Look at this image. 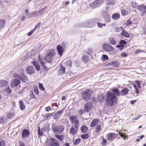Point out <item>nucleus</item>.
Returning <instances> with one entry per match:
<instances>
[{
  "mask_svg": "<svg viewBox=\"0 0 146 146\" xmlns=\"http://www.w3.org/2000/svg\"><path fill=\"white\" fill-rule=\"evenodd\" d=\"M108 92L107 93L106 97V100L107 106L109 107H112L114 104L117 101V98L115 95L117 96L120 95H124L127 94L128 92Z\"/></svg>",
  "mask_w": 146,
  "mask_h": 146,
  "instance_id": "obj_1",
  "label": "nucleus"
},
{
  "mask_svg": "<svg viewBox=\"0 0 146 146\" xmlns=\"http://www.w3.org/2000/svg\"><path fill=\"white\" fill-rule=\"evenodd\" d=\"M98 18H96L89 20L85 23L84 26L86 27H94L97 23L100 21Z\"/></svg>",
  "mask_w": 146,
  "mask_h": 146,
  "instance_id": "obj_2",
  "label": "nucleus"
},
{
  "mask_svg": "<svg viewBox=\"0 0 146 146\" xmlns=\"http://www.w3.org/2000/svg\"><path fill=\"white\" fill-rule=\"evenodd\" d=\"M64 130V127L62 125H53L52 126V130L54 133L56 134L61 133Z\"/></svg>",
  "mask_w": 146,
  "mask_h": 146,
  "instance_id": "obj_3",
  "label": "nucleus"
},
{
  "mask_svg": "<svg viewBox=\"0 0 146 146\" xmlns=\"http://www.w3.org/2000/svg\"><path fill=\"white\" fill-rule=\"evenodd\" d=\"M55 55L54 51L52 50L47 53L45 57V61L48 63L51 62L53 59V56Z\"/></svg>",
  "mask_w": 146,
  "mask_h": 146,
  "instance_id": "obj_4",
  "label": "nucleus"
},
{
  "mask_svg": "<svg viewBox=\"0 0 146 146\" xmlns=\"http://www.w3.org/2000/svg\"><path fill=\"white\" fill-rule=\"evenodd\" d=\"M65 43H62L61 45L59 44L56 46V49L58 54L60 56L62 55L64 50L65 47Z\"/></svg>",
  "mask_w": 146,
  "mask_h": 146,
  "instance_id": "obj_5",
  "label": "nucleus"
},
{
  "mask_svg": "<svg viewBox=\"0 0 146 146\" xmlns=\"http://www.w3.org/2000/svg\"><path fill=\"white\" fill-rule=\"evenodd\" d=\"M137 9L141 12V16L143 17L146 13V6L144 5H139L137 7Z\"/></svg>",
  "mask_w": 146,
  "mask_h": 146,
  "instance_id": "obj_6",
  "label": "nucleus"
},
{
  "mask_svg": "<svg viewBox=\"0 0 146 146\" xmlns=\"http://www.w3.org/2000/svg\"><path fill=\"white\" fill-rule=\"evenodd\" d=\"M83 99L86 101H88L91 98V94L88 92H82L81 94Z\"/></svg>",
  "mask_w": 146,
  "mask_h": 146,
  "instance_id": "obj_7",
  "label": "nucleus"
},
{
  "mask_svg": "<svg viewBox=\"0 0 146 146\" xmlns=\"http://www.w3.org/2000/svg\"><path fill=\"white\" fill-rule=\"evenodd\" d=\"M103 2V0H96L91 4L90 7L92 8H95L101 5Z\"/></svg>",
  "mask_w": 146,
  "mask_h": 146,
  "instance_id": "obj_8",
  "label": "nucleus"
},
{
  "mask_svg": "<svg viewBox=\"0 0 146 146\" xmlns=\"http://www.w3.org/2000/svg\"><path fill=\"white\" fill-rule=\"evenodd\" d=\"M102 48L106 52L111 51L113 50V47L110 44H104L102 46Z\"/></svg>",
  "mask_w": 146,
  "mask_h": 146,
  "instance_id": "obj_9",
  "label": "nucleus"
},
{
  "mask_svg": "<svg viewBox=\"0 0 146 146\" xmlns=\"http://www.w3.org/2000/svg\"><path fill=\"white\" fill-rule=\"evenodd\" d=\"M69 120L71 121L72 124H74V125L78 126L77 124L79 122L76 116L74 115L70 116Z\"/></svg>",
  "mask_w": 146,
  "mask_h": 146,
  "instance_id": "obj_10",
  "label": "nucleus"
},
{
  "mask_svg": "<svg viewBox=\"0 0 146 146\" xmlns=\"http://www.w3.org/2000/svg\"><path fill=\"white\" fill-rule=\"evenodd\" d=\"M92 108V104L90 102H88L85 105L84 111L86 112H89L91 110Z\"/></svg>",
  "mask_w": 146,
  "mask_h": 146,
  "instance_id": "obj_11",
  "label": "nucleus"
},
{
  "mask_svg": "<svg viewBox=\"0 0 146 146\" xmlns=\"http://www.w3.org/2000/svg\"><path fill=\"white\" fill-rule=\"evenodd\" d=\"M78 127V126L74 125L72 126L70 129V134L73 135H75L76 133Z\"/></svg>",
  "mask_w": 146,
  "mask_h": 146,
  "instance_id": "obj_12",
  "label": "nucleus"
},
{
  "mask_svg": "<svg viewBox=\"0 0 146 146\" xmlns=\"http://www.w3.org/2000/svg\"><path fill=\"white\" fill-rule=\"evenodd\" d=\"M59 142L55 138H52L50 140V146H59Z\"/></svg>",
  "mask_w": 146,
  "mask_h": 146,
  "instance_id": "obj_13",
  "label": "nucleus"
},
{
  "mask_svg": "<svg viewBox=\"0 0 146 146\" xmlns=\"http://www.w3.org/2000/svg\"><path fill=\"white\" fill-rule=\"evenodd\" d=\"M26 71L27 74L31 75L34 73L35 69L32 66H29L26 68Z\"/></svg>",
  "mask_w": 146,
  "mask_h": 146,
  "instance_id": "obj_14",
  "label": "nucleus"
},
{
  "mask_svg": "<svg viewBox=\"0 0 146 146\" xmlns=\"http://www.w3.org/2000/svg\"><path fill=\"white\" fill-rule=\"evenodd\" d=\"M40 15L38 11H35L32 13H28V16L27 17V18H31L36 17Z\"/></svg>",
  "mask_w": 146,
  "mask_h": 146,
  "instance_id": "obj_15",
  "label": "nucleus"
},
{
  "mask_svg": "<svg viewBox=\"0 0 146 146\" xmlns=\"http://www.w3.org/2000/svg\"><path fill=\"white\" fill-rule=\"evenodd\" d=\"M38 59L40 62L42 66H43L44 69L46 70L47 69V67L45 66L44 58L41 57L39 55L38 56Z\"/></svg>",
  "mask_w": 146,
  "mask_h": 146,
  "instance_id": "obj_16",
  "label": "nucleus"
},
{
  "mask_svg": "<svg viewBox=\"0 0 146 146\" xmlns=\"http://www.w3.org/2000/svg\"><path fill=\"white\" fill-rule=\"evenodd\" d=\"M20 83L19 80L17 79H14L11 82V87L14 88L17 86Z\"/></svg>",
  "mask_w": 146,
  "mask_h": 146,
  "instance_id": "obj_17",
  "label": "nucleus"
},
{
  "mask_svg": "<svg viewBox=\"0 0 146 146\" xmlns=\"http://www.w3.org/2000/svg\"><path fill=\"white\" fill-rule=\"evenodd\" d=\"M117 135L113 133H110L107 135L108 140L109 141L112 140L115 138Z\"/></svg>",
  "mask_w": 146,
  "mask_h": 146,
  "instance_id": "obj_18",
  "label": "nucleus"
},
{
  "mask_svg": "<svg viewBox=\"0 0 146 146\" xmlns=\"http://www.w3.org/2000/svg\"><path fill=\"white\" fill-rule=\"evenodd\" d=\"M119 64L120 63L118 62L115 61L108 63L107 65L108 66H111L113 67H117L119 66Z\"/></svg>",
  "mask_w": 146,
  "mask_h": 146,
  "instance_id": "obj_19",
  "label": "nucleus"
},
{
  "mask_svg": "<svg viewBox=\"0 0 146 146\" xmlns=\"http://www.w3.org/2000/svg\"><path fill=\"white\" fill-rule=\"evenodd\" d=\"M106 96L103 94H100L98 97V100L100 103H102L106 100Z\"/></svg>",
  "mask_w": 146,
  "mask_h": 146,
  "instance_id": "obj_20",
  "label": "nucleus"
},
{
  "mask_svg": "<svg viewBox=\"0 0 146 146\" xmlns=\"http://www.w3.org/2000/svg\"><path fill=\"white\" fill-rule=\"evenodd\" d=\"M29 134L30 132L28 130L25 129L22 133V136L23 138H27L28 137Z\"/></svg>",
  "mask_w": 146,
  "mask_h": 146,
  "instance_id": "obj_21",
  "label": "nucleus"
},
{
  "mask_svg": "<svg viewBox=\"0 0 146 146\" xmlns=\"http://www.w3.org/2000/svg\"><path fill=\"white\" fill-rule=\"evenodd\" d=\"M62 113V111L61 110H60L55 113L53 115L54 119H59Z\"/></svg>",
  "mask_w": 146,
  "mask_h": 146,
  "instance_id": "obj_22",
  "label": "nucleus"
},
{
  "mask_svg": "<svg viewBox=\"0 0 146 146\" xmlns=\"http://www.w3.org/2000/svg\"><path fill=\"white\" fill-rule=\"evenodd\" d=\"M32 63L37 70L39 71L40 70V66L36 61L33 60Z\"/></svg>",
  "mask_w": 146,
  "mask_h": 146,
  "instance_id": "obj_23",
  "label": "nucleus"
},
{
  "mask_svg": "<svg viewBox=\"0 0 146 146\" xmlns=\"http://www.w3.org/2000/svg\"><path fill=\"white\" fill-rule=\"evenodd\" d=\"M99 120L98 119H95L93 120L91 122L90 126L92 127H94L98 123Z\"/></svg>",
  "mask_w": 146,
  "mask_h": 146,
  "instance_id": "obj_24",
  "label": "nucleus"
},
{
  "mask_svg": "<svg viewBox=\"0 0 146 146\" xmlns=\"http://www.w3.org/2000/svg\"><path fill=\"white\" fill-rule=\"evenodd\" d=\"M8 82L6 80H0V87H3L7 85Z\"/></svg>",
  "mask_w": 146,
  "mask_h": 146,
  "instance_id": "obj_25",
  "label": "nucleus"
},
{
  "mask_svg": "<svg viewBox=\"0 0 146 146\" xmlns=\"http://www.w3.org/2000/svg\"><path fill=\"white\" fill-rule=\"evenodd\" d=\"M121 35L126 38H129L130 36V35L129 33L124 30H123L122 32Z\"/></svg>",
  "mask_w": 146,
  "mask_h": 146,
  "instance_id": "obj_26",
  "label": "nucleus"
},
{
  "mask_svg": "<svg viewBox=\"0 0 146 146\" xmlns=\"http://www.w3.org/2000/svg\"><path fill=\"white\" fill-rule=\"evenodd\" d=\"M109 43L112 45H115L116 44L115 40L113 37H111L109 39Z\"/></svg>",
  "mask_w": 146,
  "mask_h": 146,
  "instance_id": "obj_27",
  "label": "nucleus"
},
{
  "mask_svg": "<svg viewBox=\"0 0 146 146\" xmlns=\"http://www.w3.org/2000/svg\"><path fill=\"white\" fill-rule=\"evenodd\" d=\"M120 17V15L118 13H115L112 16V18L114 20H117Z\"/></svg>",
  "mask_w": 146,
  "mask_h": 146,
  "instance_id": "obj_28",
  "label": "nucleus"
},
{
  "mask_svg": "<svg viewBox=\"0 0 146 146\" xmlns=\"http://www.w3.org/2000/svg\"><path fill=\"white\" fill-rule=\"evenodd\" d=\"M55 137L60 141H62L64 138V135H59L57 134L55 135Z\"/></svg>",
  "mask_w": 146,
  "mask_h": 146,
  "instance_id": "obj_29",
  "label": "nucleus"
},
{
  "mask_svg": "<svg viewBox=\"0 0 146 146\" xmlns=\"http://www.w3.org/2000/svg\"><path fill=\"white\" fill-rule=\"evenodd\" d=\"M5 21L4 19L0 20V30L4 27L5 24Z\"/></svg>",
  "mask_w": 146,
  "mask_h": 146,
  "instance_id": "obj_30",
  "label": "nucleus"
},
{
  "mask_svg": "<svg viewBox=\"0 0 146 146\" xmlns=\"http://www.w3.org/2000/svg\"><path fill=\"white\" fill-rule=\"evenodd\" d=\"M65 68L62 65L60 69L58 70V73L60 74H62L65 73Z\"/></svg>",
  "mask_w": 146,
  "mask_h": 146,
  "instance_id": "obj_31",
  "label": "nucleus"
},
{
  "mask_svg": "<svg viewBox=\"0 0 146 146\" xmlns=\"http://www.w3.org/2000/svg\"><path fill=\"white\" fill-rule=\"evenodd\" d=\"M80 129L81 132L83 133H86L88 130L87 127L84 126L81 127Z\"/></svg>",
  "mask_w": 146,
  "mask_h": 146,
  "instance_id": "obj_32",
  "label": "nucleus"
},
{
  "mask_svg": "<svg viewBox=\"0 0 146 146\" xmlns=\"http://www.w3.org/2000/svg\"><path fill=\"white\" fill-rule=\"evenodd\" d=\"M14 76L15 78L18 79L19 80H23V78L18 74H15L14 75Z\"/></svg>",
  "mask_w": 146,
  "mask_h": 146,
  "instance_id": "obj_33",
  "label": "nucleus"
},
{
  "mask_svg": "<svg viewBox=\"0 0 146 146\" xmlns=\"http://www.w3.org/2000/svg\"><path fill=\"white\" fill-rule=\"evenodd\" d=\"M19 104H20V108L22 110L24 109L25 106L24 105L23 102L21 101H19Z\"/></svg>",
  "mask_w": 146,
  "mask_h": 146,
  "instance_id": "obj_34",
  "label": "nucleus"
},
{
  "mask_svg": "<svg viewBox=\"0 0 146 146\" xmlns=\"http://www.w3.org/2000/svg\"><path fill=\"white\" fill-rule=\"evenodd\" d=\"M106 4L107 5H113L115 2L112 0H106Z\"/></svg>",
  "mask_w": 146,
  "mask_h": 146,
  "instance_id": "obj_35",
  "label": "nucleus"
},
{
  "mask_svg": "<svg viewBox=\"0 0 146 146\" xmlns=\"http://www.w3.org/2000/svg\"><path fill=\"white\" fill-rule=\"evenodd\" d=\"M82 61L85 62H87L88 61V57L86 56H83L82 58Z\"/></svg>",
  "mask_w": 146,
  "mask_h": 146,
  "instance_id": "obj_36",
  "label": "nucleus"
},
{
  "mask_svg": "<svg viewBox=\"0 0 146 146\" xmlns=\"http://www.w3.org/2000/svg\"><path fill=\"white\" fill-rule=\"evenodd\" d=\"M101 130V127L99 125H98L96 126L95 128V131L96 133L99 132Z\"/></svg>",
  "mask_w": 146,
  "mask_h": 146,
  "instance_id": "obj_37",
  "label": "nucleus"
},
{
  "mask_svg": "<svg viewBox=\"0 0 146 146\" xmlns=\"http://www.w3.org/2000/svg\"><path fill=\"white\" fill-rule=\"evenodd\" d=\"M119 134L124 139H127V136H125V134L124 133H121L120 132H119Z\"/></svg>",
  "mask_w": 146,
  "mask_h": 146,
  "instance_id": "obj_38",
  "label": "nucleus"
},
{
  "mask_svg": "<svg viewBox=\"0 0 146 146\" xmlns=\"http://www.w3.org/2000/svg\"><path fill=\"white\" fill-rule=\"evenodd\" d=\"M105 20L106 22H108L110 21V17L108 15H106L105 17Z\"/></svg>",
  "mask_w": 146,
  "mask_h": 146,
  "instance_id": "obj_39",
  "label": "nucleus"
},
{
  "mask_svg": "<svg viewBox=\"0 0 146 146\" xmlns=\"http://www.w3.org/2000/svg\"><path fill=\"white\" fill-rule=\"evenodd\" d=\"M14 115L13 113H9L7 114V116L8 118H13L14 116Z\"/></svg>",
  "mask_w": 146,
  "mask_h": 146,
  "instance_id": "obj_40",
  "label": "nucleus"
},
{
  "mask_svg": "<svg viewBox=\"0 0 146 146\" xmlns=\"http://www.w3.org/2000/svg\"><path fill=\"white\" fill-rule=\"evenodd\" d=\"M46 11V7H44L40 11H38V12L40 15H41L44 13Z\"/></svg>",
  "mask_w": 146,
  "mask_h": 146,
  "instance_id": "obj_41",
  "label": "nucleus"
},
{
  "mask_svg": "<svg viewBox=\"0 0 146 146\" xmlns=\"http://www.w3.org/2000/svg\"><path fill=\"white\" fill-rule=\"evenodd\" d=\"M135 83H136V84L137 86V87L139 88H140V82L139 80H137L135 81Z\"/></svg>",
  "mask_w": 146,
  "mask_h": 146,
  "instance_id": "obj_42",
  "label": "nucleus"
},
{
  "mask_svg": "<svg viewBox=\"0 0 146 146\" xmlns=\"http://www.w3.org/2000/svg\"><path fill=\"white\" fill-rule=\"evenodd\" d=\"M124 46L121 44H119L116 46V47L119 48V50H121L123 49Z\"/></svg>",
  "mask_w": 146,
  "mask_h": 146,
  "instance_id": "obj_43",
  "label": "nucleus"
},
{
  "mask_svg": "<svg viewBox=\"0 0 146 146\" xmlns=\"http://www.w3.org/2000/svg\"><path fill=\"white\" fill-rule=\"evenodd\" d=\"M80 139H77L73 142V144L75 145L78 144L80 143Z\"/></svg>",
  "mask_w": 146,
  "mask_h": 146,
  "instance_id": "obj_44",
  "label": "nucleus"
},
{
  "mask_svg": "<svg viewBox=\"0 0 146 146\" xmlns=\"http://www.w3.org/2000/svg\"><path fill=\"white\" fill-rule=\"evenodd\" d=\"M81 137L83 139H87L88 137V134H85L82 135Z\"/></svg>",
  "mask_w": 146,
  "mask_h": 146,
  "instance_id": "obj_45",
  "label": "nucleus"
},
{
  "mask_svg": "<svg viewBox=\"0 0 146 146\" xmlns=\"http://www.w3.org/2000/svg\"><path fill=\"white\" fill-rule=\"evenodd\" d=\"M39 89L43 91L44 90V88L42 84L39 83L38 84Z\"/></svg>",
  "mask_w": 146,
  "mask_h": 146,
  "instance_id": "obj_46",
  "label": "nucleus"
},
{
  "mask_svg": "<svg viewBox=\"0 0 146 146\" xmlns=\"http://www.w3.org/2000/svg\"><path fill=\"white\" fill-rule=\"evenodd\" d=\"M121 12L122 15L124 16L126 15V12L125 9H122L121 10Z\"/></svg>",
  "mask_w": 146,
  "mask_h": 146,
  "instance_id": "obj_47",
  "label": "nucleus"
},
{
  "mask_svg": "<svg viewBox=\"0 0 146 146\" xmlns=\"http://www.w3.org/2000/svg\"><path fill=\"white\" fill-rule=\"evenodd\" d=\"M127 43V42L124 40H121L119 42V43L120 44H125Z\"/></svg>",
  "mask_w": 146,
  "mask_h": 146,
  "instance_id": "obj_48",
  "label": "nucleus"
},
{
  "mask_svg": "<svg viewBox=\"0 0 146 146\" xmlns=\"http://www.w3.org/2000/svg\"><path fill=\"white\" fill-rule=\"evenodd\" d=\"M0 146H5V142L4 141L0 140Z\"/></svg>",
  "mask_w": 146,
  "mask_h": 146,
  "instance_id": "obj_49",
  "label": "nucleus"
},
{
  "mask_svg": "<svg viewBox=\"0 0 146 146\" xmlns=\"http://www.w3.org/2000/svg\"><path fill=\"white\" fill-rule=\"evenodd\" d=\"M102 58L104 60H108L109 58L107 55H103L102 56Z\"/></svg>",
  "mask_w": 146,
  "mask_h": 146,
  "instance_id": "obj_50",
  "label": "nucleus"
},
{
  "mask_svg": "<svg viewBox=\"0 0 146 146\" xmlns=\"http://www.w3.org/2000/svg\"><path fill=\"white\" fill-rule=\"evenodd\" d=\"M141 115H138L136 117L134 118L133 119V120H136L139 119L140 117H141Z\"/></svg>",
  "mask_w": 146,
  "mask_h": 146,
  "instance_id": "obj_51",
  "label": "nucleus"
},
{
  "mask_svg": "<svg viewBox=\"0 0 146 146\" xmlns=\"http://www.w3.org/2000/svg\"><path fill=\"white\" fill-rule=\"evenodd\" d=\"M19 146H25V144L23 142L20 141L19 143Z\"/></svg>",
  "mask_w": 146,
  "mask_h": 146,
  "instance_id": "obj_52",
  "label": "nucleus"
},
{
  "mask_svg": "<svg viewBox=\"0 0 146 146\" xmlns=\"http://www.w3.org/2000/svg\"><path fill=\"white\" fill-rule=\"evenodd\" d=\"M38 134L40 136H41L43 135L42 131L41 130H40V128L39 127L38 130Z\"/></svg>",
  "mask_w": 146,
  "mask_h": 146,
  "instance_id": "obj_53",
  "label": "nucleus"
},
{
  "mask_svg": "<svg viewBox=\"0 0 146 146\" xmlns=\"http://www.w3.org/2000/svg\"><path fill=\"white\" fill-rule=\"evenodd\" d=\"M35 94L33 92H31V97L33 98H36V97L35 96Z\"/></svg>",
  "mask_w": 146,
  "mask_h": 146,
  "instance_id": "obj_54",
  "label": "nucleus"
},
{
  "mask_svg": "<svg viewBox=\"0 0 146 146\" xmlns=\"http://www.w3.org/2000/svg\"><path fill=\"white\" fill-rule=\"evenodd\" d=\"M98 27L100 28H102L103 24L102 23L97 22Z\"/></svg>",
  "mask_w": 146,
  "mask_h": 146,
  "instance_id": "obj_55",
  "label": "nucleus"
},
{
  "mask_svg": "<svg viewBox=\"0 0 146 146\" xmlns=\"http://www.w3.org/2000/svg\"><path fill=\"white\" fill-rule=\"evenodd\" d=\"M133 86L134 88L135 89L136 91H138V89L137 86L136 84H133Z\"/></svg>",
  "mask_w": 146,
  "mask_h": 146,
  "instance_id": "obj_56",
  "label": "nucleus"
},
{
  "mask_svg": "<svg viewBox=\"0 0 146 146\" xmlns=\"http://www.w3.org/2000/svg\"><path fill=\"white\" fill-rule=\"evenodd\" d=\"M106 140L104 139H103V141L102 143V145H105L106 144Z\"/></svg>",
  "mask_w": 146,
  "mask_h": 146,
  "instance_id": "obj_57",
  "label": "nucleus"
},
{
  "mask_svg": "<svg viewBox=\"0 0 146 146\" xmlns=\"http://www.w3.org/2000/svg\"><path fill=\"white\" fill-rule=\"evenodd\" d=\"M131 23V22L129 20H127V22L125 23V24L127 25H129Z\"/></svg>",
  "mask_w": 146,
  "mask_h": 146,
  "instance_id": "obj_58",
  "label": "nucleus"
},
{
  "mask_svg": "<svg viewBox=\"0 0 146 146\" xmlns=\"http://www.w3.org/2000/svg\"><path fill=\"white\" fill-rule=\"evenodd\" d=\"M41 23L40 22H39L35 26V27L36 28V29L39 26L41 25Z\"/></svg>",
  "mask_w": 146,
  "mask_h": 146,
  "instance_id": "obj_59",
  "label": "nucleus"
},
{
  "mask_svg": "<svg viewBox=\"0 0 146 146\" xmlns=\"http://www.w3.org/2000/svg\"><path fill=\"white\" fill-rule=\"evenodd\" d=\"M136 3L135 2L134 3L133 2H132V6L133 8H136Z\"/></svg>",
  "mask_w": 146,
  "mask_h": 146,
  "instance_id": "obj_60",
  "label": "nucleus"
},
{
  "mask_svg": "<svg viewBox=\"0 0 146 146\" xmlns=\"http://www.w3.org/2000/svg\"><path fill=\"white\" fill-rule=\"evenodd\" d=\"M71 62L70 61H68L67 62V64L68 65L69 67H71Z\"/></svg>",
  "mask_w": 146,
  "mask_h": 146,
  "instance_id": "obj_61",
  "label": "nucleus"
},
{
  "mask_svg": "<svg viewBox=\"0 0 146 146\" xmlns=\"http://www.w3.org/2000/svg\"><path fill=\"white\" fill-rule=\"evenodd\" d=\"M33 33V31H31L27 33V35L29 36H30Z\"/></svg>",
  "mask_w": 146,
  "mask_h": 146,
  "instance_id": "obj_62",
  "label": "nucleus"
},
{
  "mask_svg": "<svg viewBox=\"0 0 146 146\" xmlns=\"http://www.w3.org/2000/svg\"><path fill=\"white\" fill-rule=\"evenodd\" d=\"M50 110H51V108L49 107H46L45 108V110L47 111H49Z\"/></svg>",
  "mask_w": 146,
  "mask_h": 146,
  "instance_id": "obj_63",
  "label": "nucleus"
},
{
  "mask_svg": "<svg viewBox=\"0 0 146 146\" xmlns=\"http://www.w3.org/2000/svg\"><path fill=\"white\" fill-rule=\"evenodd\" d=\"M136 100H132L131 101L130 104H133L135 102Z\"/></svg>",
  "mask_w": 146,
  "mask_h": 146,
  "instance_id": "obj_64",
  "label": "nucleus"
}]
</instances>
